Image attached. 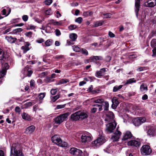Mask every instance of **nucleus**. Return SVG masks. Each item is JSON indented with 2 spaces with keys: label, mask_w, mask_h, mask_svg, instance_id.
Here are the masks:
<instances>
[{
  "label": "nucleus",
  "mask_w": 156,
  "mask_h": 156,
  "mask_svg": "<svg viewBox=\"0 0 156 156\" xmlns=\"http://www.w3.org/2000/svg\"><path fill=\"white\" fill-rule=\"evenodd\" d=\"M52 142L58 146L61 147H67V143L65 142H63L59 136L55 135L51 137Z\"/></svg>",
  "instance_id": "f257e3e1"
},
{
  "label": "nucleus",
  "mask_w": 156,
  "mask_h": 156,
  "mask_svg": "<svg viewBox=\"0 0 156 156\" xmlns=\"http://www.w3.org/2000/svg\"><path fill=\"white\" fill-rule=\"evenodd\" d=\"M69 115V113L67 112L60 115L54 119L55 123L57 124H60L66 120Z\"/></svg>",
  "instance_id": "f03ea898"
},
{
  "label": "nucleus",
  "mask_w": 156,
  "mask_h": 156,
  "mask_svg": "<svg viewBox=\"0 0 156 156\" xmlns=\"http://www.w3.org/2000/svg\"><path fill=\"white\" fill-rule=\"evenodd\" d=\"M10 156H19L20 154L19 145L14 144L12 145L11 150Z\"/></svg>",
  "instance_id": "7ed1b4c3"
},
{
  "label": "nucleus",
  "mask_w": 156,
  "mask_h": 156,
  "mask_svg": "<svg viewBox=\"0 0 156 156\" xmlns=\"http://www.w3.org/2000/svg\"><path fill=\"white\" fill-rule=\"evenodd\" d=\"M140 151L142 154L144 155H149L152 152V150L150 146L146 144L142 147L140 149Z\"/></svg>",
  "instance_id": "20e7f679"
},
{
  "label": "nucleus",
  "mask_w": 156,
  "mask_h": 156,
  "mask_svg": "<svg viewBox=\"0 0 156 156\" xmlns=\"http://www.w3.org/2000/svg\"><path fill=\"white\" fill-rule=\"evenodd\" d=\"M117 123L115 120L113 122L109 123L106 125V131L108 133H112L115 128Z\"/></svg>",
  "instance_id": "39448f33"
},
{
  "label": "nucleus",
  "mask_w": 156,
  "mask_h": 156,
  "mask_svg": "<svg viewBox=\"0 0 156 156\" xmlns=\"http://www.w3.org/2000/svg\"><path fill=\"white\" fill-rule=\"evenodd\" d=\"M91 137V135L90 133L86 132L81 136V141L82 143L89 142L92 140Z\"/></svg>",
  "instance_id": "423d86ee"
},
{
  "label": "nucleus",
  "mask_w": 156,
  "mask_h": 156,
  "mask_svg": "<svg viewBox=\"0 0 156 156\" xmlns=\"http://www.w3.org/2000/svg\"><path fill=\"white\" fill-rule=\"evenodd\" d=\"M105 142V140L104 137L103 136H101L94 141L92 142V145L94 146L98 147L103 144Z\"/></svg>",
  "instance_id": "0eeeda50"
},
{
  "label": "nucleus",
  "mask_w": 156,
  "mask_h": 156,
  "mask_svg": "<svg viewBox=\"0 0 156 156\" xmlns=\"http://www.w3.org/2000/svg\"><path fill=\"white\" fill-rule=\"evenodd\" d=\"M146 119L145 117H138L134 119L133 120V123L136 126H139L142 123L145 122Z\"/></svg>",
  "instance_id": "6e6552de"
},
{
  "label": "nucleus",
  "mask_w": 156,
  "mask_h": 156,
  "mask_svg": "<svg viewBox=\"0 0 156 156\" xmlns=\"http://www.w3.org/2000/svg\"><path fill=\"white\" fill-rule=\"evenodd\" d=\"M94 102L95 103L102 104L104 107V110L107 111L108 110L109 107L108 103L106 101H105L102 98H99L95 99Z\"/></svg>",
  "instance_id": "1a4fd4ad"
},
{
  "label": "nucleus",
  "mask_w": 156,
  "mask_h": 156,
  "mask_svg": "<svg viewBox=\"0 0 156 156\" xmlns=\"http://www.w3.org/2000/svg\"><path fill=\"white\" fill-rule=\"evenodd\" d=\"M22 72L23 74L29 77L33 73L31 67L29 66H27L22 71Z\"/></svg>",
  "instance_id": "9d476101"
},
{
  "label": "nucleus",
  "mask_w": 156,
  "mask_h": 156,
  "mask_svg": "<svg viewBox=\"0 0 156 156\" xmlns=\"http://www.w3.org/2000/svg\"><path fill=\"white\" fill-rule=\"evenodd\" d=\"M121 135V133L118 130V129L116 132L114 133V135L112 136L111 139L113 141H116L118 140Z\"/></svg>",
  "instance_id": "9b49d317"
},
{
  "label": "nucleus",
  "mask_w": 156,
  "mask_h": 156,
  "mask_svg": "<svg viewBox=\"0 0 156 156\" xmlns=\"http://www.w3.org/2000/svg\"><path fill=\"white\" fill-rule=\"evenodd\" d=\"M151 47L153 48L154 49L152 50L153 54L152 56H156V39H153L151 41Z\"/></svg>",
  "instance_id": "f8f14e48"
},
{
  "label": "nucleus",
  "mask_w": 156,
  "mask_h": 156,
  "mask_svg": "<svg viewBox=\"0 0 156 156\" xmlns=\"http://www.w3.org/2000/svg\"><path fill=\"white\" fill-rule=\"evenodd\" d=\"M127 145L134 147H138L140 145V143L136 140H131L128 142Z\"/></svg>",
  "instance_id": "ddd939ff"
},
{
  "label": "nucleus",
  "mask_w": 156,
  "mask_h": 156,
  "mask_svg": "<svg viewBox=\"0 0 156 156\" xmlns=\"http://www.w3.org/2000/svg\"><path fill=\"white\" fill-rule=\"evenodd\" d=\"M156 4V0H148L145 1L144 4V5L146 7H153Z\"/></svg>",
  "instance_id": "4468645a"
},
{
  "label": "nucleus",
  "mask_w": 156,
  "mask_h": 156,
  "mask_svg": "<svg viewBox=\"0 0 156 156\" xmlns=\"http://www.w3.org/2000/svg\"><path fill=\"white\" fill-rule=\"evenodd\" d=\"M80 111L76 112L75 113L72 114L71 116V119L73 121H77L80 118Z\"/></svg>",
  "instance_id": "2eb2a0df"
},
{
  "label": "nucleus",
  "mask_w": 156,
  "mask_h": 156,
  "mask_svg": "<svg viewBox=\"0 0 156 156\" xmlns=\"http://www.w3.org/2000/svg\"><path fill=\"white\" fill-rule=\"evenodd\" d=\"M132 136V135L130 132L127 131L123 134V136L122 140L123 141H125L128 139H130Z\"/></svg>",
  "instance_id": "dca6fc26"
},
{
  "label": "nucleus",
  "mask_w": 156,
  "mask_h": 156,
  "mask_svg": "<svg viewBox=\"0 0 156 156\" xmlns=\"http://www.w3.org/2000/svg\"><path fill=\"white\" fill-rule=\"evenodd\" d=\"M106 68H103L101 69L100 70L97 71L95 73V76L96 77H99L100 76H102L105 74L106 72Z\"/></svg>",
  "instance_id": "f3484780"
},
{
  "label": "nucleus",
  "mask_w": 156,
  "mask_h": 156,
  "mask_svg": "<svg viewBox=\"0 0 156 156\" xmlns=\"http://www.w3.org/2000/svg\"><path fill=\"white\" fill-rule=\"evenodd\" d=\"M140 0H136L135 3V12L137 16H138V12L140 9Z\"/></svg>",
  "instance_id": "a211bd4d"
},
{
  "label": "nucleus",
  "mask_w": 156,
  "mask_h": 156,
  "mask_svg": "<svg viewBox=\"0 0 156 156\" xmlns=\"http://www.w3.org/2000/svg\"><path fill=\"white\" fill-rule=\"evenodd\" d=\"M112 107L114 108H116L119 104V102L118 101L117 98L114 97L113 98L112 100Z\"/></svg>",
  "instance_id": "6ab92c4d"
},
{
  "label": "nucleus",
  "mask_w": 156,
  "mask_h": 156,
  "mask_svg": "<svg viewBox=\"0 0 156 156\" xmlns=\"http://www.w3.org/2000/svg\"><path fill=\"white\" fill-rule=\"evenodd\" d=\"M35 126L33 125H31L26 129V133L31 134L35 130Z\"/></svg>",
  "instance_id": "aec40b11"
},
{
  "label": "nucleus",
  "mask_w": 156,
  "mask_h": 156,
  "mask_svg": "<svg viewBox=\"0 0 156 156\" xmlns=\"http://www.w3.org/2000/svg\"><path fill=\"white\" fill-rule=\"evenodd\" d=\"M140 89L141 92L143 93H146L148 90L147 85L144 83H142L140 85Z\"/></svg>",
  "instance_id": "412c9836"
},
{
  "label": "nucleus",
  "mask_w": 156,
  "mask_h": 156,
  "mask_svg": "<svg viewBox=\"0 0 156 156\" xmlns=\"http://www.w3.org/2000/svg\"><path fill=\"white\" fill-rule=\"evenodd\" d=\"M91 61L93 62L98 60H103V57L100 56H93L90 58Z\"/></svg>",
  "instance_id": "4be33fe9"
},
{
  "label": "nucleus",
  "mask_w": 156,
  "mask_h": 156,
  "mask_svg": "<svg viewBox=\"0 0 156 156\" xmlns=\"http://www.w3.org/2000/svg\"><path fill=\"white\" fill-rule=\"evenodd\" d=\"M156 131L153 128H150L147 131V134L151 136H153L155 134Z\"/></svg>",
  "instance_id": "5701e85b"
},
{
  "label": "nucleus",
  "mask_w": 156,
  "mask_h": 156,
  "mask_svg": "<svg viewBox=\"0 0 156 156\" xmlns=\"http://www.w3.org/2000/svg\"><path fill=\"white\" fill-rule=\"evenodd\" d=\"M5 38L6 40L9 43H12L15 42L16 40V38H15L11 36H7L5 37Z\"/></svg>",
  "instance_id": "b1692460"
},
{
  "label": "nucleus",
  "mask_w": 156,
  "mask_h": 156,
  "mask_svg": "<svg viewBox=\"0 0 156 156\" xmlns=\"http://www.w3.org/2000/svg\"><path fill=\"white\" fill-rule=\"evenodd\" d=\"M5 58L4 53L2 49L0 48V63L2 64L4 62L3 59Z\"/></svg>",
  "instance_id": "393cba45"
},
{
  "label": "nucleus",
  "mask_w": 156,
  "mask_h": 156,
  "mask_svg": "<svg viewBox=\"0 0 156 156\" xmlns=\"http://www.w3.org/2000/svg\"><path fill=\"white\" fill-rule=\"evenodd\" d=\"M106 116L110 119H113L114 117V116L113 112H108L106 114Z\"/></svg>",
  "instance_id": "a878e982"
},
{
  "label": "nucleus",
  "mask_w": 156,
  "mask_h": 156,
  "mask_svg": "<svg viewBox=\"0 0 156 156\" xmlns=\"http://www.w3.org/2000/svg\"><path fill=\"white\" fill-rule=\"evenodd\" d=\"M80 114L79 115L80 119H84L87 117V115L85 112L80 111Z\"/></svg>",
  "instance_id": "bb28decb"
},
{
  "label": "nucleus",
  "mask_w": 156,
  "mask_h": 156,
  "mask_svg": "<svg viewBox=\"0 0 156 156\" xmlns=\"http://www.w3.org/2000/svg\"><path fill=\"white\" fill-rule=\"evenodd\" d=\"M77 34L75 33H72L70 34L69 37L73 41H75L77 39Z\"/></svg>",
  "instance_id": "cd10ccee"
},
{
  "label": "nucleus",
  "mask_w": 156,
  "mask_h": 156,
  "mask_svg": "<svg viewBox=\"0 0 156 156\" xmlns=\"http://www.w3.org/2000/svg\"><path fill=\"white\" fill-rule=\"evenodd\" d=\"M29 44L27 43L25 46H23L21 47V48L23 50L24 52L25 53L29 50Z\"/></svg>",
  "instance_id": "c85d7f7f"
},
{
  "label": "nucleus",
  "mask_w": 156,
  "mask_h": 156,
  "mask_svg": "<svg viewBox=\"0 0 156 156\" xmlns=\"http://www.w3.org/2000/svg\"><path fill=\"white\" fill-rule=\"evenodd\" d=\"M136 81L134 78H131L126 81V82L125 83V84L126 85L130 84L132 83H136Z\"/></svg>",
  "instance_id": "c756f323"
},
{
  "label": "nucleus",
  "mask_w": 156,
  "mask_h": 156,
  "mask_svg": "<svg viewBox=\"0 0 156 156\" xmlns=\"http://www.w3.org/2000/svg\"><path fill=\"white\" fill-rule=\"evenodd\" d=\"M22 116L23 119L25 120H29V119H30V117L26 113H23L22 114Z\"/></svg>",
  "instance_id": "7c9ffc66"
},
{
  "label": "nucleus",
  "mask_w": 156,
  "mask_h": 156,
  "mask_svg": "<svg viewBox=\"0 0 156 156\" xmlns=\"http://www.w3.org/2000/svg\"><path fill=\"white\" fill-rule=\"evenodd\" d=\"M68 82H69L68 80L62 79L58 81V83L57 84L61 85L63 83H66Z\"/></svg>",
  "instance_id": "2f4dec72"
},
{
  "label": "nucleus",
  "mask_w": 156,
  "mask_h": 156,
  "mask_svg": "<svg viewBox=\"0 0 156 156\" xmlns=\"http://www.w3.org/2000/svg\"><path fill=\"white\" fill-rule=\"evenodd\" d=\"M5 74L6 72L5 70L4 71L2 69L1 71H0V83H1L2 82V80L1 79L3 77Z\"/></svg>",
  "instance_id": "473e14b6"
},
{
  "label": "nucleus",
  "mask_w": 156,
  "mask_h": 156,
  "mask_svg": "<svg viewBox=\"0 0 156 156\" xmlns=\"http://www.w3.org/2000/svg\"><path fill=\"white\" fill-rule=\"evenodd\" d=\"M122 87V85H120L119 86H115L114 87L113 91V92H116L121 89Z\"/></svg>",
  "instance_id": "72a5a7b5"
},
{
  "label": "nucleus",
  "mask_w": 156,
  "mask_h": 156,
  "mask_svg": "<svg viewBox=\"0 0 156 156\" xmlns=\"http://www.w3.org/2000/svg\"><path fill=\"white\" fill-rule=\"evenodd\" d=\"M103 23V21L101 20L97 21L94 23L95 27H97L102 25Z\"/></svg>",
  "instance_id": "f704fd0d"
},
{
  "label": "nucleus",
  "mask_w": 156,
  "mask_h": 156,
  "mask_svg": "<svg viewBox=\"0 0 156 156\" xmlns=\"http://www.w3.org/2000/svg\"><path fill=\"white\" fill-rule=\"evenodd\" d=\"M93 14L92 12L90 11H88L86 12H84L83 13V15L85 16H91Z\"/></svg>",
  "instance_id": "c9c22d12"
},
{
  "label": "nucleus",
  "mask_w": 156,
  "mask_h": 156,
  "mask_svg": "<svg viewBox=\"0 0 156 156\" xmlns=\"http://www.w3.org/2000/svg\"><path fill=\"white\" fill-rule=\"evenodd\" d=\"M94 106L98 107V110L99 111H102V107H104V105H102V104H95L94 105Z\"/></svg>",
  "instance_id": "e433bc0d"
},
{
  "label": "nucleus",
  "mask_w": 156,
  "mask_h": 156,
  "mask_svg": "<svg viewBox=\"0 0 156 156\" xmlns=\"http://www.w3.org/2000/svg\"><path fill=\"white\" fill-rule=\"evenodd\" d=\"M83 152L82 151L76 148L75 154V155L80 156L82 155Z\"/></svg>",
  "instance_id": "4c0bfd02"
},
{
  "label": "nucleus",
  "mask_w": 156,
  "mask_h": 156,
  "mask_svg": "<svg viewBox=\"0 0 156 156\" xmlns=\"http://www.w3.org/2000/svg\"><path fill=\"white\" fill-rule=\"evenodd\" d=\"M73 50L76 52H79L80 51L81 49L77 46H73Z\"/></svg>",
  "instance_id": "58836bf2"
},
{
  "label": "nucleus",
  "mask_w": 156,
  "mask_h": 156,
  "mask_svg": "<svg viewBox=\"0 0 156 156\" xmlns=\"http://www.w3.org/2000/svg\"><path fill=\"white\" fill-rule=\"evenodd\" d=\"M102 15L104 16L105 18H109L111 17L112 14L110 13H102Z\"/></svg>",
  "instance_id": "ea45409f"
},
{
  "label": "nucleus",
  "mask_w": 156,
  "mask_h": 156,
  "mask_svg": "<svg viewBox=\"0 0 156 156\" xmlns=\"http://www.w3.org/2000/svg\"><path fill=\"white\" fill-rule=\"evenodd\" d=\"M51 41L50 39H48L45 43L46 46H49L51 45Z\"/></svg>",
  "instance_id": "a19ab883"
},
{
  "label": "nucleus",
  "mask_w": 156,
  "mask_h": 156,
  "mask_svg": "<svg viewBox=\"0 0 156 156\" xmlns=\"http://www.w3.org/2000/svg\"><path fill=\"white\" fill-rule=\"evenodd\" d=\"M80 51L84 55H88V52L86 49L82 48Z\"/></svg>",
  "instance_id": "79ce46f5"
},
{
  "label": "nucleus",
  "mask_w": 156,
  "mask_h": 156,
  "mask_svg": "<svg viewBox=\"0 0 156 156\" xmlns=\"http://www.w3.org/2000/svg\"><path fill=\"white\" fill-rule=\"evenodd\" d=\"M156 35V30H152L151 34H150L149 37H150V38H151L152 37H154V36Z\"/></svg>",
  "instance_id": "37998d69"
},
{
  "label": "nucleus",
  "mask_w": 156,
  "mask_h": 156,
  "mask_svg": "<svg viewBox=\"0 0 156 156\" xmlns=\"http://www.w3.org/2000/svg\"><path fill=\"white\" fill-rule=\"evenodd\" d=\"M76 150V148H71L70 150V153L71 154L75 155Z\"/></svg>",
  "instance_id": "c03bdc74"
},
{
  "label": "nucleus",
  "mask_w": 156,
  "mask_h": 156,
  "mask_svg": "<svg viewBox=\"0 0 156 156\" xmlns=\"http://www.w3.org/2000/svg\"><path fill=\"white\" fill-rule=\"evenodd\" d=\"M59 98V96L58 95H56L52 97L51 98L52 101L54 102H55Z\"/></svg>",
  "instance_id": "a18cd8bd"
},
{
  "label": "nucleus",
  "mask_w": 156,
  "mask_h": 156,
  "mask_svg": "<svg viewBox=\"0 0 156 156\" xmlns=\"http://www.w3.org/2000/svg\"><path fill=\"white\" fill-rule=\"evenodd\" d=\"M77 27V26L75 25H71L69 26L68 28L69 30H73L75 29Z\"/></svg>",
  "instance_id": "49530a36"
},
{
  "label": "nucleus",
  "mask_w": 156,
  "mask_h": 156,
  "mask_svg": "<svg viewBox=\"0 0 156 156\" xmlns=\"http://www.w3.org/2000/svg\"><path fill=\"white\" fill-rule=\"evenodd\" d=\"M45 94L44 93H40L39 96L38 97L40 99L42 100L45 97Z\"/></svg>",
  "instance_id": "de8ad7c7"
},
{
  "label": "nucleus",
  "mask_w": 156,
  "mask_h": 156,
  "mask_svg": "<svg viewBox=\"0 0 156 156\" xmlns=\"http://www.w3.org/2000/svg\"><path fill=\"white\" fill-rule=\"evenodd\" d=\"M35 85V82L34 80H31L30 81V86L31 88L34 87Z\"/></svg>",
  "instance_id": "09e8293b"
},
{
  "label": "nucleus",
  "mask_w": 156,
  "mask_h": 156,
  "mask_svg": "<svg viewBox=\"0 0 156 156\" xmlns=\"http://www.w3.org/2000/svg\"><path fill=\"white\" fill-rule=\"evenodd\" d=\"M83 20L82 18L81 17H79L75 20V22L78 23L79 24H80Z\"/></svg>",
  "instance_id": "8fccbe9b"
},
{
  "label": "nucleus",
  "mask_w": 156,
  "mask_h": 156,
  "mask_svg": "<svg viewBox=\"0 0 156 156\" xmlns=\"http://www.w3.org/2000/svg\"><path fill=\"white\" fill-rule=\"evenodd\" d=\"M52 2V0H46L44 1V3L46 5H49L51 4Z\"/></svg>",
  "instance_id": "3c124183"
},
{
  "label": "nucleus",
  "mask_w": 156,
  "mask_h": 156,
  "mask_svg": "<svg viewBox=\"0 0 156 156\" xmlns=\"http://www.w3.org/2000/svg\"><path fill=\"white\" fill-rule=\"evenodd\" d=\"M9 68V66L7 63H5L4 64V67L2 69V70H5V72L6 73V71L7 69Z\"/></svg>",
  "instance_id": "603ef678"
},
{
  "label": "nucleus",
  "mask_w": 156,
  "mask_h": 156,
  "mask_svg": "<svg viewBox=\"0 0 156 156\" xmlns=\"http://www.w3.org/2000/svg\"><path fill=\"white\" fill-rule=\"evenodd\" d=\"M52 13L51 10L50 9L46 10L45 12V14L46 15H51Z\"/></svg>",
  "instance_id": "864d4df0"
},
{
  "label": "nucleus",
  "mask_w": 156,
  "mask_h": 156,
  "mask_svg": "<svg viewBox=\"0 0 156 156\" xmlns=\"http://www.w3.org/2000/svg\"><path fill=\"white\" fill-rule=\"evenodd\" d=\"M32 105V103L31 102H27L25 104L23 108H27Z\"/></svg>",
  "instance_id": "5fc2aeb1"
},
{
  "label": "nucleus",
  "mask_w": 156,
  "mask_h": 156,
  "mask_svg": "<svg viewBox=\"0 0 156 156\" xmlns=\"http://www.w3.org/2000/svg\"><path fill=\"white\" fill-rule=\"evenodd\" d=\"M32 34V32L31 31L27 32L25 34V35H26V36L29 37H31Z\"/></svg>",
  "instance_id": "6e6d98bb"
},
{
  "label": "nucleus",
  "mask_w": 156,
  "mask_h": 156,
  "mask_svg": "<svg viewBox=\"0 0 156 156\" xmlns=\"http://www.w3.org/2000/svg\"><path fill=\"white\" fill-rule=\"evenodd\" d=\"M22 19L25 22L27 21L28 19V16L27 15H24L22 16Z\"/></svg>",
  "instance_id": "4d7b16f0"
},
{
  "label": "nucleus",
  "mask_w": 156,
  "mask_h": 156,
  "mask_svg": "<svg viewBox=\"0 0 156 156\" xmlns=\"http://www.w3.org/2000/svg\"><path fill=\"white\" fill-rule=\"evenodd\" d=\"M57 91L56 89H52L50 91V92L52 95H54L56 94Z\"/></svg>",
  "instance_id": "13d9d810"
},
{
  "label": "nucleus",
  "mask_w": 156,
  "mask_h": 156,
  "mask_svg": "<svg viewBox=\"0 0 156 156\" xmlns=\"http://www.w3.org/2000/svg\"><path fill=\"white\" fill-rule=\"evenodd\" d=\"M55 34L57 36H59L61 34L60 30L58 29H56L55 30Z\"/></svg>",
  "instance_id": "bf43d9fd"
},
{
  "label": "nucleus",
  "mask_w": 156,
  "mask_h": 156,
  "mask_svg": "<svg viewBox=\"0 0 156 156\" xmlns=\"http://www.w3.org/2000/svg\"><path fill=\"white\" fill-rule=\"evenodd\" d=\"M55 73L52 74L51 77H48L47 78V79L49 81H51V80L53 78L55 77Z\"/></svg>",
  "instance_id": "052dcab7"
},
{
  "label": "nucleus",
  "mask_w": 156,
  "mask_h": 156,
  "mask_svg": "<svg viewBox=\"0 0 156 156\" xmlns=\"http://www.w3.org/2000/svg\"><path fill=\"white\" fill-rule=\"evenodd\" d=\"M44 41V40L43 38H39L36 40V42L39 43H41Z\"/></svg>",
  "instance_id": "680f3d73"
},
{
  "label": "nucleus",
  "mask_w": 156,
  "mask_h": 156,
  "mask_svg": "<svg viewBox=\"0 0 156 156\" xmlns=\"http://www.w3.org/2000/svg\"><path fill=\"white\" fill-rule=\"evenodd\" d=\"M93 89V86L91 85L90 87L88 88L87 91L88 92H91L92 93V90Z\"/></svg>",
  "instance_id": "e2e57ef3"
},
{
  "label": "nucleus",
  "mask_w": 156,
  "mask_h": 156,
  "mask_svg": "<svg viewBox=\"0 0 156 156\" xmlns=\"http://www.w3.org/2000/svg\"><path fill=\"white\" fill-rule=\"evenodd\" d=\"M65 105H58L57 106V108L58 109H60L64 108L65 106Z\"/></svg>",
  "instance_id": "0e129e2a"
},
{
  "label": "nucleus",
  "mask_w": 156,
  "mask_h": 156,
  "mask_svg": "<svg viewBox=\"0 0 156 156\" xmlns=\"http://www.w3.org/2000/svg\"><path fill=\"white\" fill-rule=\"evenodd\" d=\"M108 34H109V36L111 37H115V35L114 34H113L112 32L110 31H109V32Z\"/></svg>",
  "instance_id": "69168bd1"
},
{
  "label": "nucleus",
  "mask_w": 156,
  "mask_h": 156,
  "mask_svg": "<svg viewBox=\"0 0 156 156\" xmlns=\"http://www.w3.org/2000/svg\"><path fill=\"white\" fill-rule=\"evenodd\" d=\"M62 23L61 21L57 22L54 23V25H61Z\"/></svg>",
  "instance_id": "338daca9"
},
{
  "label": "nucleus",
  "mask_w": 156,
  "mask_h": 156,
  "mask_svg": "<svg viewBox=\"0 0 156 156\" xmlns=\"http://www.w3.org/2000/svg\"><path fill=\"white\" fill-rule=\"evenodd\" d=\"M148 98V96L146 94H144L142 97V99L143 100H146Z\"/></svg>",
  "instance_id": "774afa93"
}]
</instances>
